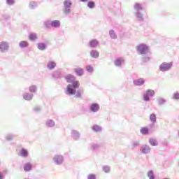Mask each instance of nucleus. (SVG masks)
Instances as JSON below:
<instances>
[{
	"label": "nucleus",
	"mask_w": 179,
	"mask_h": 179,
	"mask_svg": "<svg viewBox=\"0 0 179 179\" xmlns=\"http://www.w3.org/2000/svg\"><path fill=\"white\" fill-rule=\"evenodd\" d=\"M64 79L67 83H69L66 87V94L67 96H75L76 99H82L83 91L78 90L80 83L76 80V77L72 74H67L64 76Z\"/></svg>",
	"instance_id": "nucleus-1"
},
{
	"label": "nucleus",
	"mask_w": 179,
	"mask_h": 179,
	"mask_svg": "<svg viewBox=\"0 0 179 179\" xmlns=\"http://www.w3.org/2000/svg\"><path fill=\"white\" fill-rule=\"evenodd\" d=\"M134 16L138 22H143V6L139 3H135L134 5Z\"/></svg>",
	"instance_id": "nucleus-2"
},
{
	"label": "nucleus",
	"mask_w": 179,
	"mask_h": 179,
	"mask_svg": "<svg viewBox=\"0 0 179 179\" xmlns=\"http://www.w3.org/2000/svg\"><path fill=\"white\" fill-rule=\"evenodd\" d=\"M136 51L138 55H148L149 54V46L145 43H141L137 45Z\"/></svg>",
	"instance_id": "nucleus-3"
},
{
	"label": "nucleus",
	"mask_w": 179,
	"mask_h": 179,
	"mask_svg": "<svg viewBox=\"0 0 179 179\" xmlns=\"http://www.w3.org/2000/svg\"><path fill=\"white\" fill-rule=\"evenodd\" d=\"M72 8L71 0H64L63 2V13L64 15H69L71 13V8Z\"/></svg>",
	"instance_id": "nucleus-4"
},
{
	"label": "nucleus",
	"mask_w": 179,
	"mask_h": 179,
	"mask_svg": "<svg viewBox=\"0 0 179 179\" xmlns=\"http://www.w3.org/2000/svg\"><path fill=\"white\" fill-rule=\"evenodd\" d=\"M171 68H173V62H162L159 66V70L161 72H169Z\"/></svg>",
	"instance_id": "nucleus-5"
},
{
	"label": "nucleus",
	"mask_w": 179,
	"mask_h": 179,
	"mask_svg": "<svg viewBox=\"0 0 179 179\" xmlns=\"http://www.w3.org/2000/svg\"><path fill=\"white\" fill-rule=\"evenodd\" d=\"M64 160L65 159L64 158L63 155H55L52 158V162L56 166H62Z\"/></svg>",
	"instance_id": "nucleus-6"
},
{
	"label": "nucleus",
	"mask_w": 179,
	"mask_h": 179,
	"mask_svg": "<svg viewBox=\"0 0 179 179\" xmlns=\"http://www.w3.org/2000/svg\"><path fill=\"white\" fill-rule=\"evenodd\" d=\"M156 94L155 90L148 89L145 91V93L143 94V101L145 102L150 101V97H153Z\"/></svg>",
	"instance_id": "nucleus-7"
},
{
	"label": "nucleus",
	"mask_w": 179,
	"mask_h": 179,
	"mask_svg": "<svg viewBox=\"0 0 179 179\" xmlns=\"http://www.w3.org/2000/svg\"><path fill=\"white\" fill-rule=\"evenodd\" d=\"M140 152L142 155H149L152 152V148L148 145L144 144L141 147Z\"/></svg>",
	"instance_id": "nucleus-8"
},
{
	"label": "nucleus",
	"mask_w": 179,
	"mask_h": 179,
	"mask_svg": "<svg viewBox=\"0 0 179 179\" xmlns=\"http://www.w3.org/2000/svg\"><path fill=\"white\" fill-rule=\"evenodd\" d=\"M9 51V43L2 41L0 43V52H8Z\"/></svg>",
	"instance_id": "nucleus-9"
},
{
	"label": "nucleus",
	"mask_w": 179,
	"mask_h": 179,
	"mask_svg": "<svg viewBox=\"0 0 179 179\" xmlns=\"http://www.w3.org/2000/svg\"><path fill=\"white\" fill-rule=\"evenodd\" d=\"M100 110V105L97 103H92L90 106V111L91 113H98Z\"/></svg>",
	"instance_id": "nucleus-10"
},
{
	"label": "nucleus",
	"mask_w": 179,
	"mask_h": 179,
	"mask_svg": "<svg viewBox=\"0 0 179 179\" xmlns=\"http://www.w3.org/2000/svg\"><path fill=\"white\" fill-rule=\"evenodd\" d=\"M71 138L73 141H79L80 138V133L78 130H71Z\"/></svg>",
	"instance_id": "nucleus-11"
},
{
	"label": "nucleus",
	"mask_w": 179,
	"mask_h": 179,
	"mask_svg": "<svg viewBox=\"0 0 179 179\" xmlns=\"http://www.w3.org/2000/svg\"><path fill=\"white\" fill-rule=\"evenodd\" d=\"M22 97L24 100H26L27 101H31L33 100V97H34V94L29 92H25Z\"/></svg>",
	"instance_id": "nucleus-12"
},
{
	"label": "nucleus",
	"mask_w": 179,
	"mask_h": 179,
	"mask_svg": "<svg viewBox=\"0 0 179 179\" xmlns=\"http://www.w3.org/2000/svg\"><path fill=\"white\" fill-rule=\"evenodd\" d=\"M23 169L26 173H29V171H31L33 170V164H31L30 162L25 163Z\"/></svg>",
	"instance_id": "nucleus-13"
},
{
	"label": "nucleus",
	"mask_w": 179,
	"mask_h": 179,
	"mask_svg": "<svg viewBox=\"0 0 179 179\" xmlns=\"http://www.w3.org/2000/svg\"><path fill=\"white\" fill-rule=\"evenodd\" d=\"M133 83L135 86H143V85H145V79L138 78L134 80Z\"/></svg>",
	"instance_id": "nucleus-14"
},
{
	"label": "nucleus",
	"mask_w": 179,
	"mask_h": 179,
	"mask_svg": "<svg viewBox=\"0 0 179 179\" xmlns=\"http://www.w3.org/2000/svg\"><path fill=\"white\" fill-rule=\"evenodd\" d=\"M99 45V41L96 39H92L89 42L88 46L90 47V48H96V47Z\"/></svg>",
	"instance_id": "nucleus-15"
},
{
	"label": "nucleus",
	"mask_w": 179,
	"mask_h": 179,
	"mask_svg": "<svg viewBox=\"0 0 179 179\" xmlns=\"http://www.w3.org/2000/svg\"><path fill=\"white\" fill-rule=\"evenodd\" d=\"M45 127L47 128H54L55 127V122L52 119H48L45 121Z\"/></svg>",
	"instance_id": "nucleus-16"
},
{
	"label": "nucleus",
	"mask_w": 179,
	"mask_h": 179,
	"mask_svg": "<svg viewBox=\"0 0 179 179\" xmlns=\"http://www.w3.org/2000/svg\"><path fill=\"white\" fill-rule=\"evenodd\" d=\"M57 66V63L54 61H49L47 64V68L50 71H52V69H55Z\"/></svg>",
	"instance_id": "nucleus-17"
},
{
	"label": "nucleus",
	"mask_w": 179,
	"mask_h": 179,
	"mask_svg": "<svg viewBox=\"0 0 179 179\" xmlns=\"http://www.w3.org/2000/svg\"><path fill=\"white\" fill-rule=\"evenodd\" d=\"M74 72L77 76H83L85 70L83 68L79 67L74 69Z\"/></svg>",
	"instance_id": "nucleus-18"
},
{
	"label": "nucleus",
	"mask_w": 179,
	"mask_h": 179,
	"mask_svg": "<svg viewBox=\"0 0 179 179\" xmlns=\"http://www.w3.org/2000/svg\"><path fill=\"white\" fill-rule=\"evenodd\" d=\"M90 57H92V58H94L95 59H97V58L100 57V53L96 50H91L90 52Z\"/></svg>",
	"instance_id": "nucleus-19"
},
{
	"label": "nucleus",
	"mask_w": 179,
	"mask_h": 179,
	"mask_svg": "<svg viewBox=\"0 0 179 179\" xmlns=\"http://www.w3.org/2000/svg\"><path fill=\"white\" fill-rule=\"evenodd\" d=\"M123 62H124V59L122 57H119L115 60L114 64L115 66L121 67L122 66Z\"/></svg>",
	"instance_id": "nucleus-20"
},
{
	"label": "nucleus",
	"mask_w": 179,
	"mask_h": 179,
	"mask_svg": "<svg viewBox=\"0 0 179 179\" xmlns=\"http://www.w3.org/2000/svg\"><path fill=\"white\" fill-rule=\"evenodd\" d=\"M52 27L55 29H58V27H61V21L58 20H55L51 22Z\"/></svg>",
	"instance_id": "nucleus-21"
},
{
	"label": "nucleus",
	"mask_w": 179,
	"mask_h": 179,
	"mask_svg": "<svg viewBox=\"0 0 179 179\" xmlns=\"http://www.w3.org/2000/svg\"><path fill=\"white\" fill-rule=\"evenodd\" d=\"M37 6H38V2L37 1H31L29 3V8L31 10L36 9Z\"/></svg>",
	"instance_id": "nucleus-22"
},
{
	"label": "nucleus",
	"mask_w": 179,
	"mask_h": 179,
	"mask_svg": "<svg viewBox=\"0 0 179 179\" xmlns=\"http://www.w3.org/2000/svg\"><path fill=\"white\" fill-rule=\"evenodd\" d=\"M37 48L40 51H45V50H47V45L45 43H39L37 45Z\"/></svg>",
	"instance_id": "nucleus-23"
},
{
	"label": "nucleus",
	"mask_w": 179,
	"mask_h": 179,
	"mask_svg": "<svg viewBox=\"0 0 179 179\" xmlns=\"http://www.w3.org/2000/svg\"><path fill=\"white\" fill-rule=\"evenodd\" d=\"M20 156L21 157H27L29 156V151L24 148H22L20 152Z\"/></svg>",
	"instance_id": "nucleus-24"
},
{
	"label": "nucleus",
	"mask_w": 179,
	"mask_h": 179,
	"mask_svg": "<svg viewBox=\"0 0 179 179\" xmlns=\"http://www.w3.org/2000/svg\"><path fill=\"white\" fill-rule=\"evenodd\" d=\"M149 132H150L149 128L146 127H142L140 129V134H141V135H144V136L149 135Z\"/></svg>",
	"instance_id": "nucleus-25"
},
{
	"label": "nucleus",
	"mask_w": 179,
	"mask_h": 179,
	"mask_svg": "<svg viewBox=\"0 0 179 179\" xmlns=\"http://www.w3.org/2000/svg\"><path fill=\"white\" fill-rule=\"evenodd\" d=\"M166 102L167 101L164 98L160 97L157 99V103L158 106H164Z\"/></svg>",
	"instance_id": "nucleus-26"
},
{
	"label": "nucleus",
	"mask_w": 179,
	"mask_h": 179,
	"mask_svg": "<svg viewBox=\"0 0 179 179\" xmlns=\"http://www.w3.org/2000/svg\"><path fill=\"white\" fill-rule=\"evenodd\" d=\"M19 47L20 48H27V47H29V42L26 41H22L19 43Z\"/></svg>",
	"instance_id": "nucleus-27"
},
{
	"label": "nucleus",
	"mask_w": 179,
	"mask_h": 179,
	"mask_svg": "<svg viewBox=\"0 0 179 179\" xmlns=\"http://www.w3.org/2000/svg\"><path fill=\"white\" fill-rule=\"evenodd\" d=\"M62 75V73L59 71H55L52 73V78H55V79H59Z\"/></svg>",
	"instance_id": "nucleus-28"
},
{
	"label": "nucleus",
	"mask_w": 179,
	"mask_h": 179,
	"mask_svg": "<svg viewBox=\"0 0 179 179\" xmlns=\"http://www.w3.org/2000/svg\"><path fill=\"white\" fill-rule=\"evenodd\" d=\"M92 131H94V132H101L102 131V128L101 127L97 125V124H94L92 127Z\"/></svg>",
	"instance_id": "nucleus-29"
},
{
	"label": "nucleus",
	"mask_w": 179,
	"mask_h": 179,
	"mask_svg": "<svg viewBox=\"0 0 179 179\" xmlns=\"http://www.w3.org/2000/svg\"><path fill=\"white\" fill-rule=\"evenodd\" d=\"M17 136L16 134H8L6 136L5 138L6 141H13V139H15Z\"/></svg>",
	"instance_id": "nucleus-30"
},
{
	"label": "nucleus",
	"mask_w": 179,
	"mask_h": 179,
	"mask_svg": "<svg viewBox=\"0 0 179 179\" xmlns=\"http://www.w3.org/2000/svg\"><path fill=\"white\" fill-rule=\"evenodd\" d=\"M29 91L31 94H34V93H37V86L31 85L29 87Z\"/></svg>",
	"instance_id": "nucleus-31"
},
{
	"label": "nucleus",
	"mask_w": 179,
	"mask_h": 179,
	"mask_svg": "<svg viewBox=\"0 0 179 179\" xmlns=\"http://www.w3.org/2000/svg\"><path fill=\"white\" fill-rule=\"evenodd\" d=\"M147 177H148L149 179H156L153 170H150L148 172Z\"/></svg>",
	"instance_id": "nucleus-32"
},
{
	"label": "nucleus",
	"mask_w": 179,
	"mask_h": 179,
	"mask_svg": "<svg viewBox=\"0 0 179 179\" xmlns=\"http://www.w3.org/2000/svg\"><path fill=\"white\" fill-rule=\"evenodd\" d=\"M109 36L110 38H113V40H115L117 38V34H115V31H114V29H110L109 31Z\"/></svg>",
	"instance_id": "nucleus-33"
},
{
	"label": "nucleus",
	"mask_w": 179,
	"mask_h": 179,
	"mask_svg": "<svg viewBox=\"0 0 179 179\" xmlns=\"http://www.w3.org/2000/svg\"><path fill=\"white\" fill-rule=\"evenodd\" d=\"M149 143L151 146H157L158 145L157 140L153 138L149 139Z\"/></svg>",
	"instance_id": "nucleus-34"
},
{
	"label": "nucleus",
	"mask_w": 179,
	"mask_h": 179,
	"mask_svg": "<svg viewBox=\"0 0 179 179\" xmlns=\"http://www.w3.org/2000/svg\"><path fill=\"white\" fill-rule=\"evenodd\" d=\"M87 6H88L90 9H94L96 7V3L93 1H88Z\"/></svg>",
	"instance_id": "nucleus-35"
},
{
	"label": "nucleus",
	"mask_w": 179,
	"mask_h": 179,
	"mask_svg": "<svg viewBox=\"0 0 179 179\" xmlns=\"http://www.w3.org/2000/svg\"><path fill=\"white\" fill-rule=\"evenodd\" d=\"M157 120V117H156V114L152 113L150 115V121L152 122V124H155Z\"/></svg>",
	"instance_id": "nucleus-36"
},
{
	"label": "nucleus",
	"mask_w": 179,
	"mask_h": 179,
	"mask_svg": "<svg viewBox=\"0 0 179 179\" xmlns=\"http://www.w3.org/2000/svg\"><path fill=\"white\" fill-rule=\"evenodd\" d=\"M29 40H31V41H36V40H37V34H36L35 33H31L29 34Z\"/></svg>",
	"instance_id": "nucleus-37"
},
{
	"label": "nucleus",
	"mask_w": 179,
	"mask_h": 179,
	"mask_svg": "<svg viewBox=\"0 0 179 179\" xmlns=\"http://www.w3.org/2000/svg\"><path fill=\"white\" fill-rule=\"evenodd\" d=\"M90 148L92 150H99L100 145H99V144L92 143L90 144Z\"/></svg>",
	"instance_id": "nucleus-38"
},
{
	"label": "nucleus",
	"mask_w": 179,
	"mask_h": 179,
	"mask_svg": "<svg viewBox=\"0 0 179 179\" xmlns=\"http://www.w3.org/2000/svg\"><path fill=\"white\" fill-rule=\"evenodd\" d=\"M52 21L50 20H48L44 22V26L45 27H46V29H50V27H52Z\"/></svg>",
	"instance_id": "nucleus-39"
},
{
	"label": "nucleus",
	"mask_w": 179,
	"mask_h": 179,
	"mask_svg": "<svg viewBox=\"0 0 179 179\" xmlns=\"http://www.w3.org/2000/svg\"><path fill=\"white\" fill-rule=\"evenodd\" d=\"M142 62L144 63L149 62L150 61V56H143L142 58Z\"/></svg>",
	"instance_id": "nucleus-40"
},
{
	"label": "nucleus",
	"mask_w": 179,
	"mask_h": 179,
	"mask_svg": "<svg viewBox=\"0 0 179 179\" xmlns=\"http://www.w3.org/2000/svg\"><path fill=\"white\" fill-rule=\"evenodd\" d=\"M172 99H173V100H179V92H176L173 93L172 96Z\"/></svg>",
	"instance_id": "nucleus-41"
},
{
	"label": "nucleus",
	"mask_w": 179,
	"mask_h": 179,
	"mask_svg": "<svg viewBox=\"0 0 179 179\" xmlns=\"http://www.w3.org/2000/svg\"><path fill=\"white\" fill-rule=\"evenodd\" d=\"M86 71L89 72V73H92L94 71L93 66L88 65L86 66Z\"/></svg>",
	"instance_id": "nucleus-42"
},
{
	"label": "nucleus",
	"mask_w": 179,
	"mask_h": 179,
	"mask_svg": "<svg viewBox=\"0 0 179 179\" xmlns=\"http://www.w3.org/2000/svg\"><path fill=\"white\" fill-rule=\"evenodd\" d=\"M6 3L9 6H12L13 5H15V0H6Z\"/></svg>",
	"instance_id": "nucleus-43"
},
{
	"label": "nucleus",
	"mask_w": 179,
	"mask_h": 179,
	"mask_svg": "<svg viewBox=\"0 0 179 179\" xmlns=\"http://www.w3.org/2000/svg\"><path fill=\"white\" fill-rule=\"evenodd\" d=\"M103 171H104V173H110V166H104L103 167Z\"/></svg>",
	"instance_id": "nucleus-44"
},
{
	"label": "nucleus",
	"mask_w": 179,
	"mask_h": 179,
	"mask_svg": "<svg viewBox=\"0 0 179 179\" xmlns=\"http://www.w3.org/2000/svg\"><path fill=\"white\" fill-rule=\"evenodd\" d=\"M33 110L35 113H40V111H41V108L39 106H36L33 108Z\"/></svg>",
	"instance_id": "nucleus-45"
},
{
	"label": "nucleus",
	"mask_w": 179,
	"mask_h": 179,
	"mask_svg": "<svg viewBox=\"0 0 179 179\" xmlns=\"http://www.w3.org/2000/svg\"><path fill=\"white\" fill-rule=\"evenodd\" d=\"M96 177L94 174L92 173V174H89L87 177V179H96Z\"/></svg>",
	"instance_id": "nucleus-46"
},
{
	"label": "nucleus",
	"mask_w": 179,
	"mask_h": 179,
	"mask_svg": "<svg viewBox=\"0 0 179 179\" xmlns=\"http://www.w3.org/2000/svg\"><path fill=\"white\" fill-rule=\"evenodd\" d=\"M132 145L133 148H138L139 146V141H134Z\"/></svg>",
	"instance_id": "nucleus-47"
},
{
	"label": "nucleus",
	"mask_w": 179,
	"mask_h": 179,
	"mask_svg": "<svg viewBox=\"0 0 179 179\" xmlns=\"http://www.w3.org/2000/svg\"><path fill=\"white\" fill-rule=\"evenodd\" d=\"M3 18L5 19L6 20H8V19H9V15H3Z\"/></svg>",
	"instance_id": "nucleus-48"
},
{
	"label": "nucleus",
	"mask_w": 179,
	"mask_h": 179,
	"mask_svg": "<svg viewBox=\"0 0 179 179\" xmlns=\"http://www.w3.org/2000/svg\"><path fill=\"white\" fill-rule=\"evenodd\" d=\"M0 179H3V175L0 172Z\"/></svg>",
	"instance_id": "nucleus-49"
},
{
	"label": "nucleus",
	"mask_w": 179,
	"mask_h": 179,
	"mask_svg": "<svg viewBox=\"0 0 179 179\" xmlns=\"http://www.w3.org/2000/svg\"><path fill=\"white\" fill-rule=\"evenodd\" d=\"M80 2H87L89 0H79Z\"/></svg>",
	"instance_id": "nucleus-50"
},
{
	"label": "nucleus",
	"mask_w": 179,
	"mask_h": 179,
	"mask_svg": "<svg viewBox=\"0 0 179 179\" xmlns=\"http://www.w3.org/2000/svg\"><path fill=\"white\" fill-rule=\"evenodd\" d=\"M163 179H169V178H163Z\"/></svg>",
	"instance_id": "nucleus-51"
},
{
	"label": "nucleus",
	"mask_w": 179,
	"mask_h": 179,
	"mask_svg": "<svg viewBox=\"0 0 179 179\" xmlns=\"http://www.w3.org/2000/svg\"><path fill=\"white\" fill-rule=\"evenodd\" d=\"M178 136H179V131H178Z\"/></svg>",
	"instance_id": "nucleus-52"
}]
</instances>
